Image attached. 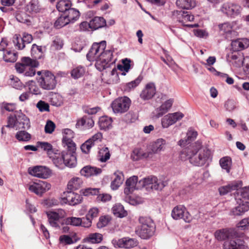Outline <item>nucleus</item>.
<instances>
[{
	"instance_id": "f257e3e1",
	"label": "nucleus",
	"mask_w": 249,
	"mask_h": 249,
	"mask_svg": "<svg viewBox=\"0 0 249 249\" xmlns=\"http://www.w3.org/2000/svg\"><path fill=\"white\" fill-rule=\"evenodd\" d=\"M211 157V151L208 149L201 148L200 144L190 145L183 149L180 153L182 160H189L190 162L195 166L204 165Z\"/></svg>"
},
{
	"instance_id": "f03ea898",
	"label": "nucleus",
	"mask_w": 249,
	"mask_h": 249,
	"mask_svg": "<svg viewBox=\"0 0 249 249\" xmlns=\"http://www.w3.org/2000/svg\"><path fill=\"white\" fill-rule=\"evenodd\" d=\"M215 238L220 241H226L223 244L224 249H245V242L240 238L243 233L236 231L235 229H222L217 230L214 232Z\"/></svg>"
},
{
	"instance_id": "7ed1b4c3",
	"label": "nucleus",
	"mask_w": 249,
	"mask_h": 249,
	"mask_svg": "<svg viewBox=\"0 0 249 249\" xmlns=\"http://www.w3.org/2000/svg\"><path fill=\"white\" fill-rule=\"evenodd\" d=\"M238 195L235 199L238 206L235 207L231 212V215H241L249 210V202L245 200H249V187L240 189L238 192Z\"/></svg>"
},
{
	"instance_id": "20e7f679",
	"label": "nucleus",
	"mask_w": 249,
	"mask_h": 249,
	"mask_svg": "<svg viewBox=\"0 0 249 249\" xmlns=\"http://www.w3.org/2000/svg\"><path fill=\"white\" fill-rule=\"evenodd\" d=\"M53 162L56 166L60 167L63 164L69 167L73 168L75 167L77 164L76 153H73L72 151H63L61 155H55L53 158Z\"/></svg>"
},
{
	"instance_id": "39448f33",
	"label": "nucleus",
	"mask_w": 249,
	"mask_h": 249,
	"mask_svg": "<svg viewBox=\"0 0 249 249\" xmlns=\"http://www.w3.org/2000/svg\"><path fill=\"white\" fill-rule=\"evenodd\" d=\"M165 143V141L163 139H158L156 141L150 143L147 152H141L137 151L135 154L136 158H134V160H139L142 158H147L151 157L154 153H157L162 150L164 145Z\"/></svg>"
},
{
	"instance_id": "423d86ee",
	"label": "nucleus",
	"mask_w": 249,
	"mask_h": 249,
	"mask_svg": "<svg viewBox=\"0 0 249 249\" xmlns=\"http://www.w3.org/2000/svg\"><path fill=\"white\" fill-rule=\"evenodd\" d=\"M43 73L44 75L37 78L40 87L48 90L54 89L57 84L55 76L49 71H45Z\"/></svg>"
},
{
	"instance_id": "0eeeda50",
	"label": "nucleus",
	"mask_w": 249,
	"mask_h": 249,
	"mask_svg": "<svg viewBox=\"0 0 249 249\" xmlns=\"http://www.w3.org/2000/svg\"><path fill=\"white\" fill-rule=\"evenodd\" d=\"M130 104V99L125 96L123 98H118L114 100L111 104V107L115 113H122L128 110Z\"/></svg>"
},
{
	"instance_id": "6e6552de",
	"label": "nucleus",
	"mask_w": 249,
	"mask_h": 249,
	"mask_svg": "<svg viewBox=\"0 0 249 249\" xmlns=\"http://www.w3.org/2000/svg\"><path fill=\"white\" fill-rule=\"evenodd\" d=\"M241 10V7L239 4L231 2L224 3L220 8L221 12L231 18H235L238 16Z\"/></svg>"
},
{
	"instance_id": "1a4fd4ad",
	"label": "nucleus",
	"mask_w": 249,
	"mask_h": 249,
	"mask_svg": "<svg viewBox=\"0 0 249 249\" xmlns=\"http://www.w3.org/2000/svg\"><path fill=\"white\" fill-rule=\"evenodd\" d=\"M171 215L174 219H182L187 223L190 222L192 219L191 215L183 205L176 206L172 211Z\"/></svg>"
},
{
	"instance_id": "9d476101",
	"label": "nucleus",
	"mask_w": 249,
	"mask_h": 249,
	"mask_svg": "<svg viewBox=\"0 0 249 249\" xmlns=\"http://www.w3.org/2000/svg\"><path fill=\"white\" fill-rule=\"evenodd\" d=\"M28 172L33 176L44 179L49 178L52 174V171L49 168L41 165L29 167Z\"/></svg>"
},
{
	"instance_id": "9b49d317",
	"label": "nucleus",
	"mask_w": 249,
	"mask_h": 249,
	"mask_svg": "<svg viewBox=\"0 0 249 249\" xmlns=\"http://www.w3.org/2000/svg\"><path fill=\"white\" fill-rule=\"evenodd\" d=\"M51 187V185L47 182L41 180H36V181L34 182L33 184L29 186V190L37 196H41L44 193L49 190Z\"/></svg>"
},
{
	"instance_id": "f8f14e48",
	"label": "nucleus",
	"mask_w": 249,
	"mask_h": 249,
	"mask_svg": "<svg viewBox=\"0 0 249 249\" xmlns=\"http://www.w3.org/2000/svg\"><path fill=\"white\" fill-rule=\"evenodd\" d=\"M79 181H80L79 178H73L68 182L67 191L63 192V197H62L63 203L69 205L71 198L74 196L75 193L73 191L77 189L76 184L77 182L79 183Z\"/></svg>"
},
{
	"instance_id": "ddd939ff",
	"label": "nucleus",
	"mask_w": 249,
	"mask_h": 249,
	"mask_svg": "<svg viewBox=\"0 0 249 249\" xmlns=\"http://www.w3.org/2000/svg\"><path fill=\"white\" fill-rule=\"evenodd\" d=\"M63 133L65 135L63 137L62 143L67 146V149L69 151L75 153L76 150V144L72 140L74 136V132L69 128H65L63 130Z\"/></svg>"
},
{
	"instance_id": "4468645a",
	"label": "nucleus",
	"mask_w": 249,
	"mask_h": 249,
	"mask_svg": "<svg viewBox=\"0 0 249 249\" xmlns=\"http://www.w3.org/2000/svg\"><path fill=\"white\" fill-rule=\"evenodd\" d=\"M33 36L31 34L23 33L22 37L19 34H15L13 36V43L19 50H22L25 47V43H30L33 40Z\"/></svg>"
},
{
	"instance_id": "2eb2a0df",
	"label": "nucleus",
	"mask_w": 249,
	"mask_h": 249,
	"mask_svg": "<svg viewBox=\"0 0 249 249\" xmlns=\"http://www.w3.org/2000/svg\"><path fill=\"white\" fill-rule=\"evenodd\" d=\"M155 229V225L152 226H138L136 230V232L142 239H148L153 236Z\"/></svg>"
},
{
	"instance_id": "dca6fc26",
	"label": "nucleus",
	"mask_w": 249,
	"mask_h": 249,
	"mask_svg": "<svg viewBox=\"0 0 249 249\" xmlns=\"http://www.w3.org/2000/svg\"><path fill=\"white\" fill-rule=\"evenodd\" d=\"M183 116L184 114L180 112L169 114L168 115L165 116L162 119V126L163 128H167L182 119Z\"/></svg>"
},
{
	"instance_id": "f3484780",
	"label": "nucleus",
	"mask_w": 249,
	"mask_h": 249,
	"mask_svg": "<svg viewBox=\"0 0 249 249\" xmlns=\"http://www.w3.org/2000/svg\"><path fill=\"white\" fill-rule=\"evenodd\" d=\"M156 88L154 83H147L140 94V97L143 100L151 99L156 94Z\"/></svg>"
},
{
	"instance_id": "a211bd4d",
	"label": "nucleus",
	"mask_w": 249,
	"mask_h": 249,
	"mask_svg": "<svg viewBox=\"0 0 249 249\" xmlns=\"http://www.w3.org/2000/svg\"><path fill=\"white\" fill-rule=\"evenodd\" d=\"M17 124L19 128L28 129L30 127V122L28 117L23 114L21 110L16 111Z\"/></svg>"
},
{
	"instance_id": "6ab92c4d",
	"label": "nucleus",
	"mask_w": 249,
	"mask_h": 249,
	"mask_svg": "<svg viewBox=\"0 0 249 249\" xmlns=\"http://www.w3.org/2000/svg\"><path fill=\"white\" fill-rule=\"evenodd\" d=\"M102 172L101 168L92 166L91 165H87L82 168L80 170V174L82 176H84L87 178L91 176H97Z\"/></svg>"
},
{
	"instance_id": "aec40b11",
	"label": "nucleus",
	"mask_w": 249,
	"mask_h": 249,
	"mask_svg": "<svg viewBox=\"0 0 249 249\" xmlns=\"http://www.w3.org/2000/svg\"><path fill=\"white\" fill-rule=\"evenodd\" d=\"M197 136V131L191 129H189L186 134V138L179 140L178 144L181 147L185 146L186 145L194 141L196 138Z\"/></svg>"
},
{
	"instance_id": "412c9836",
	"label": "nucleus",
	"mask_w": 249,
	"mask_h": 249,
	"mask_svg": "<svg viewBox=\"0 0 249 249\" xmlns=\"http://www.w3.org/2000/svg\"><path fill=\"white\" fill-rule=\"evenodd\" d=\"M143 79V77L141 75H139V76L130 82H128L125 84L122 85V90L125 92H129L134 90L137 87L139 86L141 81Z\"/></svg>"
},
{
	"instance_id": "4be33fe9",
	"label": "nucleus",
	"mask_w": 249,
	"mask_h": 249,
	"mask_svg": "<svg viewBox=\"0 0 249 249\" xmlns=\"http://www.w3.org/2000/svg\"><path fill=\"white\" fill-rule=\"evenodd\" d=\"M92 31H95L104 27H108L106 19L102 17H94L90 20Z\"/></svg>"
},
{
	"instance_id": "5701e85b",
	"label": "nucleus",
	"mask_w": 249,
	"mask_h": 249,
	"mask_svg": "<svg viewBox=\"0 0 249 249\" xmlns=\"http://www.w3.org/2000/svg\"><path fill=\"white\" fill-rule=\"evenodd\" d=\"M138 179V178L136 176H133L126 179L125 181L126 187L124 189V193L125 194H131L135 190V183Z\"/></svg>"
},
{
	"instance_id": "b1692460",
	"label": "nucleus",
	"mask_w": 249,
	"mask_h": 249,
	"mask_svg": "<svg viewBox=\"0 0 249 249\" xmlns=\"http://www.w3.org/2000/svg\"><path fill=\"white\" fill-rule=\"evenodd\" d=\"M112 119L107 116L99 118L98 124L101 130L106 131L112 127Z\"/></svg>"
},
{
	"instance_id": "393cba45",
	"label": "nucleus",
	"mask_w": 249,
	"mask_h": 249,
	"mask_svg": "<svg viewBox=\"0 0 249 249\" xmlns=\"http://www.w3.org/2000/svg\"><path fill=\"white\" fill-rule=\"evenodd\" d=\"M71 5L72 3L70 0H60L57 2L56 8L59 12L66 14Z\"/></svg>"
},
{
	"instance_id": "a878e982",
	"label": "nucleus",
	"mask_w": 249,
	"mask_h": 249,
	"mask_svg": "<svg viewBox=\"0 0 249 249\" xmlns=\"http://www.w3.org/2000/svg\"><path fill=\"white\" fill-rule=\"evenodd\" d=\"M70 23V20L65 14H61L54 23V28L58 29Z\"/></svg>"
},
{
	"instance_id": "bb28decb",
	"label": "nucleus",
	"mask_w": 249,
	"mask_h": 249,
	"mask_svg": "<svg viewBox=\"0 0 249 249\" xmlns=\"http://www.w3.org/2000/svg\"><path fill=\"white\" fill-rule=\"evenodd\" d=\"M113 214L118 217L123 218L127 215V212L121 204H116L112 208Z\"/></svg>"
},
{
	"instance_id": "cd10ccee",
	"label": "nucleus",
	"mask_w": 249,
	"mask_h": 249,
	"mask_svg": "<svg viewBox=\"0 0 249 249\" xmlns=\"http://www.w3.org/2000/svg\"><path fill=\"white\" fill-rule=\"evenodd\" d=\"M103 239V237L102 234L95 232L90 233L88 236L83 239V241L92 244H97L101 243Z\"/></svg>"
},
{
	"instance_id": "c85d7f7f",
	"label": "nucleus",
	"mask_w": 249,
	"mask_h": 249,
	"mask_svg": "<svg viewBox=\"0 0 249 249\" xmlns=\"http://www.w3.org/2000/svg\"><path fill=\"white\" fill-rule=\"evenodd\" d=\"M173 102V99H170L162 104L159 107V112L157 113V117L158 118L160 117L166 113L171 107Z\"/></svg>"
},
{
	"instance_id": "c756f323",
	"label": "nucleus",
	"mask_w": 249,
	"mask_h": 249,
	"mask_svg": "<svg viewBox=\"0 0 249 249\" xmlns=\"http://www.w3.org/2000/svg\"><path fill=\"white\" fill-rule=\"evenodd\" d=\"M65 14L67 16L68 19H69L70 23L75 22L80 16V13L78 10L71 7L67 11V13H65Z\"/></svg>"
},
{
	"instance_id": "7c9ffc66",
	"label": "nucleus",
	"mask_w": 249,
	"mask_h": 249,
	"mask_svg": "<svg viewBox=\"0 0 249 249\" xmlns=\"http://www.w3.org/2000/svg\"><path fill=\"white\" fill-rule=\"evenodd\" d=\"M37 147H40L43 150L47 151L48 154L54 153L57 155L55 149H53V145L49 142H40L38 141L36 142Z\"/></svg>"
},
{
	"instance_id": "2f4dec72",
	"label": "nucleus",
	"mask_w": 249,
	"mask_h": 249,
	"mask_svg": "<svg viewBox=\"0 0 249 249\" xmlns=\"http://www.w3.org/2000/svg\"><path fill=\"white\" fill-rule=\"evenodd\" d=\"M21 60L25 64L26 67L28 66L31 68H36L39 65L37 59L35 58H31L28 56H24L21 58Z\"/></svg>"
},
{
	"instance_id": "473e14b6",
	"label": "nucleus",
	"mask_w": 249,
	"mask_h": 249,
	"mask_svg": "<svg viewBox=\"0 0 249 249\" xmlns=\"http://www.w3.org/2000/svg\"><path fill=\"white\" fill-rule=\"evenodd\" d=\"M85 69L84 67L79 66L73 68L71 72V75L74 79H78L84 76Z\"/></svg>"
},
{
	"instance_id": "72a5a7b5",
	"label": "nucleus",
	"mask_w": 249,
	"mask_h": 249,
	"mask_svg": "<svg viewBox=\"0 0 249 249\" xmlns=\"http://www.w3.org/2000/svg\"><path fill=\"white\" fill-rule=\"evenodd\" d=\"M231 162V158L228 156L222 158L219 160V163L221 168L226 170L228 173L230 172Z\"/></svg>"
},
{
	"instance_id": "f704fd0d",
	"label": "nucleus",
	"mask_w": 249,
	"mask_h": 249,
	"mask_svg": "<svg viewBox=\"0 0 249 249\" xmlns=\"http://www.w3.org/2000/svg\"><path fill=\"white\" fill-rule=\"evenodd\" d=\"M81 218L72 216L66 218L61 224L62 225L66 224L67 225H71L74 226H79L81 225Z\"/></svg>"
},
{
	"instance_id": "c9c22d12",
	"label": "nucleus",
	"mask_w": 249,
	"mask_h": 249,
	"mask_svg": "<svg viewBox=\"0 0 249 249\" xmlns=\"http://www.w3.org/2000/svg\"><path fill=\"white\" fill-rule=\"evenodd\" d=\"M99 160L101 162H105L110 159V154L109 149L105 147L101 149L98 152Z\"/></svg>"
},
{
	"instance_id": "e433bc0d",
	"label": "nucleus",
	"mask_w": 249,
	"mask_h": 249,
	"mask_svg": "<svg viewBox=\"0 0 249 249\" xmlns=\"http://www.w3.org/2000/svg\"><path fill=\"white\" fill-rule=\"evenodd\" d=\"M96 60L95 67L100 71H102L110 67V64H108V60L107 59H101V58L99 57Z\"/></svg>"
},
{
	"instance_id": "4c0bfd02",
	"label": "nucleus",
	"mask_w": 249,
	"mask_h": 249,
	"mask_svg": "<svg viewBox=\"0 0 249 249\" xmlns=\"http://www.w3.org/2000/svg\"><path fill=\"white\" fill-rule=\"evenodd\" d=\"M19 142H28L31 139V135L25 130L18 131L15 135Z\"/></svg>"
},
{
	"instance_id": "58836bf2",
	"label": "nucleus",
	"mask_w": 249,
	"mask_h": 249,
	"mask_svg": "<svg viewBox=\"0 0 249 249\" xmlns=\"http://www.w3.org/2000/svg\"><path fill=\"white\" fill-rule=\"evenodd\" d=\"M18 58V53L12 52L11 51H7L6 53H4L3 59L6 62L14 63Z\"/></svg>"
},
{
	"instance_id": "ea45409f",
	"label": "nucleus",
	"mask_w": 249,
	"mask_h": 249,
	"mask_svg": "<svg viewBox=\"0 0 249 249\" xmlns=\"http://www.w3.org/2000/svg\"><path fill=\"white\" fill-rule=\"evenodd\" d=\"M242 181L240 180H234L228 184V186L230 190V192H231L233 191H236L235 193H234V196H237L238 194V192L239 190H240L242 187Z\"/></svg>"
},
{
	"instance_id": "a19ab883",
	"label": "nucleus",
	"mask_w": 249,
	"mask_h": 249,
	"mask_svg": "<svg viewBox=\"0 0 249 249\" xmlns=\"http://www.w3.org/2000/svg\"><path fill=\"white\" fill-rule=\"evenodd\" d=\"M193 0H177L176 5L182 9H191L194 7Z\"/></svg>"
},
{
	"instance_id": "79ce46f5",
	"label": "nucleus",
	"mask_w": 249,
	"mask_h": 249,
	"mask_svg": "<svg viewBox=\"0 0 249 249\" xmlns=\"http://www.w3.org/2000/svg\"><path fill=\"white\" fill-rule=\"evenodd\" d=\"M38 4L39 2L37 0H31L26 7V11L30 13L33 12L35 13L39 12L40 8Z\"/></svg>"
},
{
	"instance_id": "37998d69",
	"label": "nucleus",
	"mask_w": 249,
	"mask_h": 249,
	"mask_svg": "<svg viewBox=\"0 0 249 249\" xmlns=\"http://www.w3.org/2000/svg\"><path fill=\"white\" fill-rule=\"evenodd\" d=\"M107 42L105 40L101 41L99 43L94 42L91 46V50L94 51V54L98 55V53L101 50L104 51L106 47Z\"/></svg>"
},
{
	"instance_id": "c03bdc74",
	"label": "nucleus",
	"mask_w": 249,
	"mask_h": 249,
	"mask_svg": "<svg viewBox=\"0 0 249 249\" xmlns=\"http://www.w3.org/2000/svg\"><path fill=\"white\" fill-rule=\"evenodd\" d=\"M114 175L116 176V178L111 182L110 187L112 190H116L122 184L123 179H122L120 175L117 174V172H115Z\"/></svg>"
},
{
	"instance_id": "a18cd8bd",
	"label": "nucleus",
	"mask_w": 249,
	"mask_h": 249,
	"mask_svg": "<svg viewBox=\"0 0 249 249\" xmlns=\"http://www.w3.org/2000/svg\"><path fill=\"white\" fill-rule=\"evenodd\" d=\"M176 12L178 16L182 17L184 20L192 21L194 19V16L190 12L181 10H177Z\"/></svg>"
},
{
	"instance_id": "49530a36",
	"label": "nucleus",
	"mask_w": 249,
	"mask_h": 249,
	"mask_svg": "<svg viewBox=\"0 0 249 249\" xmlns=\"http://www.w3.org/2000/svg\"><path fill=\"white\" fill-rule=\"evenodd\" d=\"M99 190L100 189L98 188H88L85 190H81V192L85 196H88L89 195L98 196L100 194Z\"/></svg>"
},
{
	"instance_id": "de8ad7c7",
	"label": "nucleus",
	"mask_w": 249,
	"mask_h": 249,
	"mask_svg": "<svg viewBox=\"0 0 249 249\" xmlns=\"http://www.w3.org/2000/svg\"><path fill=\"white\" fill-rule=\"evenodd\" d=\"M36 107L40 112L50 111V105L44 101H39L36 104Z\"/></svg>"
},
{
	"instance_id": "09e8293b",
	"label": "nucleus",
	"mask_w": 249,
	"mask_h": 249,
	"mask_svg": "<svg viewBox=\"0 0 249 249\" xmlns=\"http://www.w3.org/2000/svg\"><path fill=\"white\" fill-rule=\"evenodd\" d=\"M99 58L101 59L104 58L105 59H108V63L111 62V64H113L115 62H112V58H113V52L111 50H107L105 51V50L99 54Z\"/></svg>"
},
{
	"instance_id": "8fccbe9b",
	"label": "nucleus",
	"mask_w": 249,
	"mask_h": 249,
	"mask_svg": "<svg viewBox=\"0 0 249 249\" xmlns=\"http://www.w3.org/2000/svg\"><path fill=\"white\" fill-rule=\"evenodd\" d=\"M94 145L93 142H91L90 140L88 139L81 146V149L83 153L85 154L89 153L91 148Z\"/></svg>"
},
{
	"instance_id": "3c124183",
	"label": "nucleus",
	"mask_w": 249,
	"mask_h": 249,
	"mask_svg": "<svg viewBox=\"0 0 249 249\" xmlns=\"http://www.w3.org/2000/svg\"><path fill=\"white\" fill-rule=\"evenodd\" d=\"M139 221L141 224L140 226H148L155 225L153 220L150 217L147 216H140Z\"/></svg>"
},
{
	"instance_id": "603ef678",
	"label": "nucleus",
	"mask_w": 249,
	"mask_h": 249,
	"mask_svg": "<svg viewBox=\"0 0 249 249\" xmlns=\"http://www.w3.org/2000/svg\"><path fill=\"white\" fill-rule=\"evenodd\" d=\"M110 221V218L108 215L102 216L99 218V221L97 223L98 228H102L106 226Z\"/></svg>"
},
{
	"instance_id": "864d4df0",
	"label": "nucleus",
	"mask_w": 249,
	"mask_h": 249,
	"mask_svg": "<svg viewBox=\"0 0 249 249\" xmlns=\"http://www.w3.org/2000/svg\"><path fill=\"white\" fill-rule=\"evenodd\" d=\"M231 48L234 52H238L244 49V45L240 42V39L232 40L231 43Z\"/></svg>"
},
{
	"instance_id": "5fc2aeb1",
	"label": "nucleus",
	"mask_w": 249,
	"mask_h": 249,
	"mask_svg": "<svg viewBox=\"0 0 249 249\" xmlns=\"http://www.w3.org/2000/svg\"><path fill=\"white\" fill-rule=\"evenodd\" d=\"M55 126L54 123L48 120L45 126V132L47 134H52L54 131Z\"/></svg>"
},
{
	"instance_id": "6e6d98bb",
	"label": "nucleus",
	"mask_w": 249,
	"mask_h": 249,
	"mask_svg": "<svg viewBox=\"0 0 249 249\" xmlns=\"http://www.w3.org/2000/svg\"><path fill=\"white\" fill-rule=\"evenodd\" d=\"M249 226V218H244L240 221L237 225L236 228L234 229H236V231H238V230L239 229L241 230H244L248 228Z\"/></svg>"
},
{
	"instance_id": "4d7b16f0",
	"label": "nucleus",
	"mask_w": 249,
	"mask_h": 249,
	"mask_svg": "<svg viewBox=\"0 0 249 249\" xmlns=\"http://www.w3.org/2000/svg\"><path fill=\"white\" fill-rule=\"evenodd\" d=\"M166 182L159 180L157 178V180L154 182V183L150 186V188L156 190H161L166 186Z\"/></svg>"
},
{
	"instance_id": "13d9d810",
	"label": "nucleus",
	"mask_w": 249,
	"mask_h": 249,
	"mask_svg": "<svg viewBox=\"0 0 249 249\" xmlns=\"http://www.w3.org/2000/svg\"><path fill=\"white\" fill-rule=\"evenodd\" d=\"M83 200V197L81 195L75 193L73 197H71L69 202L70 205L74 206L81 203Z\"/></svg>"
},
{
	"instance_id": "bf43d9fd",
	"label": "nucleus",
	"mask_w": 249,
	"mask_h": 249,
	"mask_svg": "<svg viewBox=\"0 0 249 249\" xmlns=\"http://www.w3.org/2000/svg\"><path fill=\"white\" fill-rule=\"evenodd\" d=\"M12 78H10L11 80V84L13 87L16 89H20L23 86V84L18 78L15 77L14 75H11Z\"/></svg>"
},
{
	"instance_id": "052dcab7",
	"label": "nucleus",
	"mask_w": 249,
	"mask_h": 249,
	"mask_svg": "<svg viewBox=\"0 0 249 249\" xmlns=\"http://www.w3.org/2000/svg\"><path fill=\"white\" fill-rule=\"evenodd\" d=\"M125 241L126 239L125 237L119 239L118 240L113 239L112 240L111 243L115 248H125V242H126Z\"/></svg>"
},
{
	"instance_id": "680f3d73",
	"label": "nucleus",
	"mask_w": 249,
	"mask_h": 249,
	"mask_svg": "<svg viewBox=\"0 0 249 249\" xmlns=\"http://www.w3.org/2000/svg\"><path fill=\"white\" fill-rule=\"evenodd\" d=\"M59 241L61 243L66 245H70L74 243L72 238L69 235H62L59 237Z\"/></svg>"
},
{
	"instance_id": "e2e57ef3",
	"label": "nucleus",
	"mask_w": 249,
	"mask_h": 249,
	"mask_svg": "<svg viewBox=\"0 0 249 249\" xmlns=\"http://www.w3.org/2000/svg\"><path fill=\"white\" fill-rule=\"evenodd\" d=\"M224 107L227 110L231 111L235 108V102L233 100L228 99L225 102Z\"/></svg>"
},
{
	"instance_id": "0e129e2a",
	"label": "nucleus",
	"mask_w": 249,
	"mask_h": 249,
	"mask_svg": "<svg viewBox=\"0 0 249 249\" xmlns=\"http://www.w3.org/2000/svg\"><path fill=\"white\" fill-rule=\"evenodd\" d=\"M218 28L220 31H223L224 33L229 34L231 32V28L228 23L219 24Z\"/></svg>"
},
{
	"instance_id": "69168bd1",
	"label": "nucleus",
	"mask_w": 249,
	"mask_h": 249,
	"mask_svg": "<svg viewBox=\"0 0 249 249\" xmlns=\"http://www.w3.org/2000/svg\"><path fill=\"white\" fill-rule=\"evenodd\" d=\"M135 114L132 111H129L124 116V120L127 123H132L135 120Z\"/></svg>"
},
{
	"instance_id": "338daca9",
	"label": "nucleus",
	"mask_w": 249,
	"mask_h": 249,
	"mask_svg": "<svg viewBox=\"0 0 249 249\" xmlns=\"http://www.w3.org/2000/svg\"><path fill=\"white\" fill-rule=\"evenodd\" d=\"M126 242H125V248L129 249L136 246L137 245V241L132 238L125 237Z\"/></svg>"
},
{
	"instance_id": "774afa93",
	"label": "nucleus",
	"mask_w": 249,
	"mask_h": 249,
	"mask_svg": "<svg viewBox=\"0 0 249 249\" xmlns=\"http://www.w3.org/2000/svg\"><path fill=\"white\" fill-rule=\"evenodd\" d=\"M36 44H33L32 46L31 49V55L32 57L35 58L36 59H41V54L38 53L36 49Z\"/></svg>"
}]
</instances>
